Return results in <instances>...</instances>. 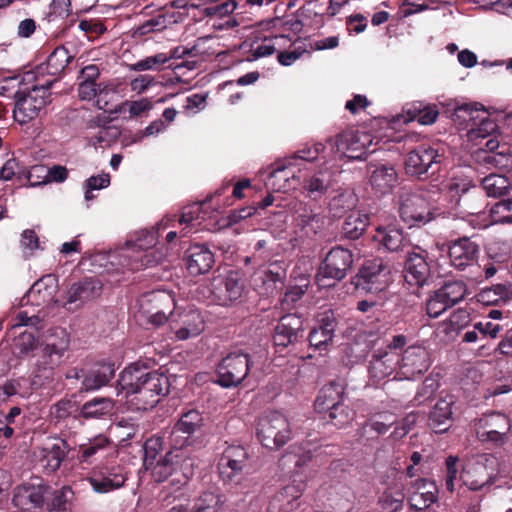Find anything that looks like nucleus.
<instances>
[{
	"label": "nucleus",
	"mask_w": 512,
	"mask_h": 512,
	"mask_svg": "<svg viewBox=\"0 0 512 512\" xmlns=\"http://www.w3.org/2000/svg\"><path fill=\"white\" fill-rule=\"evenodd\" d=\"M169 388L166 374L133 363L120 373L116 395L134 410H148L169 393Z\"/></svg>",
	"instance_id": "obj_1"
},
{
	"label": "nucleus",
	"mask_w": 512,
	"mask_h": 512,
	"mask_svg": "<svg viewBox=\"0 0 512 512\" xmlns=\"http://www.w3.org/2000/svg\"><path fill=\"white\" fill-rule=\"evenodd\" d=\"M57 291L58 280L54 275L48 274L37 280L22 298V305L29 304L39 309L36 313H30L27 310L18 312L12 328L21 326L41 328L40 324L48 314V309L59 305V300L55 297Z\"/></svg>",
	"instance_id": "obj_2"
},
{
	"label": "nucleus",
	"mask_w": 512,
	"mask_h": 512,
	"mask_svg": "<svg viewBox=\"0 0 512 512\" xmlns=\"http://www.w3.org/2000/svg\"><path fill=\"white\" fill-rule=\"evenodd\" d=\"M323 149V144L317 143L313 147L297 151L284 159L270 173L265 183L266 187L282 193L297 189L301 186L302 172L306 170V168H302L301 162L315 161Z\"/></svg>",
	"instance_id": "obj_3"
},
{
	"label": "nucleus",
	"mask_w": 512,
	"mask_h": 512,
	"mask_svg": "<svg viewBox=\"0 0 512 512\" xmlns=\"http://www.w3.org/2000/svg\"><path fill=\"white\" fill-rule=\"evenodd\" d=\"M195 460L189 452L182 447H175L168 451L149 470L156 482L166 481L170 476L175 475L173 482L179 486L186 484L193 475Z\"/></svg>",
	"instance_id": "obj_4"
},
{
	"label": "nucleus",
	"mask_w": 512,
	"mask_h": 512,
	"mask_svg": "<svg viewBox=\"0 0 512 512\" xmlns=\"http://www.w3.org/2000/svg\"><path fill=\"white\" fill-rule=\"evenodd\" d=\"M288 228L291 241H303L318 234L324 217L304 201H293L288 206Z\"/></svg>",
	"instance_id": "obj_5"
},
{
	"label": "nucleus",
	"mask_w": 512,
	"mask_h": 512,
	"mask_svg": "<svg viewBox=\"0 0 512 512\" xmlns=\"http://www.w3.org/2000/svg\"><path fill=\"white\" fill-rule=\"evenodd\" d=\"M175 299L171 292L154 290L138 299V318L152 327H160L174 314Z\"/></svg>",
	"instance_id": "obj_6"
},
{
	"label": "nucleus",
	"mask_w": 512,
	"mask_h": 512,
	"mask_svg": "<svg viewBox=\"0 0 512 512\" xmlns=\"http://www.w3.org/2000/svg\"><path fill=\"white\" fill-rule=\"evenodd\" d=\"M54 81L55 79H47L43 82L38 80L28 93L22 91L15 93L16 102L13 110L15 121L26 124L39 115L48 103V90Z\"/></svg>",
	"instance_id": "obj_7"
},
{
	"label": "nucleus",
	"mask_w": 512,
	"mask_h": 512,
	"mask_svg": "<svg viewBox=\"0 0 512 512\" xmlns=\"http://www.w3.org/2000/svg\"><path fill=\"white\" fill-rule=\"evenodd\" d=\"M444 159V148L439 144H421L407 154L405 169L409 175L427 177L440 170Z\"/></svg>",
	"instance_id": "obj_8"
},
{
	"label": "nucleus",
	"mask_w": 512,
	"mask_h": 512,
	"mask_svg": "<svg viewBox=\"0 0 512 512\" xmlns=\"http://www.w3.org/2000/svg\"><path fill=\"white\" fill-rule=\"evenodd\" d=\"M257 437L264 447L278 449L291 438L290 423L280 412L264 413L257 423Z\"/></svg>",
	"instance_id": "obj_9"
},
{
	"label": "nucleus",
	"mask_w": 512,
	"mask_h": 512,
	"mask_svg": "<svg viewBox=\"0 0 512 512\" xmlns=\"http://www.w3.org/2000/svg\"><path fill=\"white\" fill-rule=\"evenodd\" d=\"M399 215L409 226H421L435 218L436 209L424 192H405L400 195Z\"/></svg>",
	"instance_id": "obj_10"
},
{
	"label": "nucleus",
	"mask_w": 512,
	"mask_h": 512,
	"mask_svg": "<svg viewBox=\"0 0 512 512\" xmlns=\"http://www.w3.org/2000/svg\"><path fill=\"white\" fill-rule=\"evenodd\" d=\"M251 366L249 354L242 351L229 353L217 367L219 384L226 388L237 386L248 376Z\"/></svg>",
	"instance_id": "obj_11"
},
{
	"label": "nucleus",
	"mask_w": 512,
	"mask_h": 512,
	"mask_svg": "<svg viewBox=\"0 0 512 512\" xmlns=\"http://www.w3.org/2000/svg\"><path fill=\"white\" fill-rule=\"evenodd\" d=\"M373 140L369 132L351 129L340 133L335 144L337 152L343 156L352 160H361L377 150V148H371Z\"/></svg>",
	"instance_id": "obj_12"
},
{
	"label": "nucleus",
	"mask_w": 512,
	"mask_h": 512,
	"mask_svg": "<svg viewBox=\"0 0 512 512\" xmlns=\"http://www.w3.org/2000/svg\"><path fill=\"white\" fill-rule=\"evenodd\" d=\"M353 255L343 247L337 246L332 248L326 255L317 274V281L320 285H324V279H331L334 282L345 278L348 270L352 267ZM331 284H325L330 286Z\"/></svg>",
	"instance_id": "obj_13"
},
{
	"label": "nucleus",
	"mask_w": 512,
	"mask_h": 512,
	"mask_svg": "<svg viewBox=\"0 0 512 512\" xmlns=\"http://www.w3.org/2000/svg\"><path fill=\"white\" fill-rule=\"evenodd\" d=\"M248 453L241 445H229L222 452L218 462L221 480L226 484H238L247 466Z\"/></svg>",
	"instance_id": "obj_14"
},
{
	"label": "nucleus",
	"mask_w": 512,
	"mask_h": 512,
	"mask_svg": "<svg viewBox=\"0 0 512 512\" xmlns=\"http://www.w3.org/2000/svg\"><path fill=\"white\" fill-rule=\"evenodd\" d=\"M170 328L178 340H187L200 335L205 330V319L196 308L178 311L170 318Z\"/></svg>",
	"instance_id": "obj_15"
},
{
	"label": "nucleus",
	"mask_w": 512,
	"mask_h": 512,
	"mask_svg": "<svg viewBox=\"0 0 512 512\" xmlns=\"http://www.w3.org/2000/svg\"><path fill=\"white\" fill-rule=\"evenodd\" d=\"M399 364L398 379L413 380L429 369V352L421 346H410L400 354Z\"/></svg>",
	"instance_id": "obj_16"
},
{
	"label": "nucleus",
	"mask_w": 512,
	"mask_h": 512,
	"mask_svg": "<svg viewBox=\"0 0 512 512\" xmlns=\"http://www.w3.org/2000/svg\"><path fill=\"white\" fill-rule=\"evenodd\" d=\"M389 282L388 268L382 260L367 261L356 276V287L370 293L384 290Z\"/></svg>",
	"instance_id": "obj_17"
},
{
	"label": "nucleus",
	"mask_w": 512,
	"mask_h": 512,
	"mask_svg": "<svg viewBox=\"0 0 512 512\" xmlns=\"http://www.w3.org/2000/svg\"><path fill=\"white\" fill-rule=\"evenodd\" d=\"M286 274L287 266L285 262L275 261L255 272L252 276V283L259 294L269 296L282 288Z\"/></svg>",
	"instance_id": "obj_18"
},
{
	"label": "nucleus",
	"mask_w": 512,
	"mask_h": 512,
	"mask_svg": "<svg viewBox=\"0 0 512 512\" xmlns=\"http://www.w3.org/2000/svg\"><path fill=\"white\" fill-rule=\"evenodd\" d=\"M482 112L486 114L484 107L479 103L463 104L455 109L454 116L458 119H462L463 122L468 123L470 121H476L479 119V126L474 128L471 127L468 130V137L470 140L485 139L496 129V124L493 120L489 119L488 116L479 118L475 116L476 113Z\"/></svg>",
	"instance_id": "obj_19"
},
{
	"label": "nucleus",
	"mask_w": 512,
	"mask_h": 512,
	"mask_svg": "<svg viewBox=\"0 0 512 512\" xmlns=\"http://www.w3.org/2000/svg\"><path fill=\"white\" fill-rule=\"evenodd\" d=\"M102 292V283L96 278H84L71 285L66 293L63 307L71 310L78 309L84 304L97 299Z\"/></svg>",
	"instance_id": "obj_20"
},
{
	"label": "nucleus",
	"mask_w": 512,
	"mask_h": 512,
	"mask_svg": "<svg viewBox=\"0 0 512 512\" xmlns=\"http://www.w3.org/2000/svg\"><path fill=\"white\" fill-rule=\"evenodd\" d=\"M95 493L104 494L124 486L126 476L119 466L95 467L87 478Z\"/></svg>",
	"instance_id": "obj_21"
},
{
	"label": "nucleus",
	"mask_w": 512,
	"mask_h": 512,
	"mask_svg": "<svg viewBox=\"0 0 512 512\" xmlns=\"http://www.w3.org/2000/svg\"><path fill=\"white\" fill-rule=\"evenodd\" d=\"M400 354L392 350L377 349L370 360L369 375L375 381L379 382L393 374L394 379H398Z\"/></svg>",
	"instance_id": "obj_22"
},
{
	"label": "nucleus",
	"mask_w": 512,
	"mask_h": 512,
	"mask_svg": "<svg viewBox=\"0 0 512 512\" xmlns=\"http://www.w3.org/2000/svg\"><path fill=\"white\" fill-rule=\"evenodd\" d=\"M302 168H306L302 172V192L307 197L317 200L320 199L332 184V174L327 169L311 171L308 167L309 162H301Z\"/></svg>",
	"instance_id": "obj_23"
},
{
	"label": "nucleus",
	"mask_w": 512,
	"mask_h": 512,
	"mask_svg": "<svg viewBox=\"0 0 512 512\" xmlns=\"http://www.w3.org/2000/svg\"><path fill=\"white\" fill-rule=\"evenodd\" d=\"M62 357L42 343L32 364L34 383L43 384L52 381L55 368L61 364Z\"/></svg>",
	"instance_id": "obj_24"
},
{
	"label": "nucleus",
	"mask_w": 512,
	"mask_h": 512,
	"mask_svg": "<svg viewBox=\"0 0 512 512\" xmlns=\"http://www.w3.org/2000/svg\"><path fill=\"white\" fill-rule=\"evenodd\" d=\"M448 255L454 268L464 270L476 262L479 255V245L469 237H460L450 242Z\"/></svg>",
	"instance_id": "obj_25"
},
{
	"label": "nucleus",
	"mask_w": 512,
	"mask_h": 512,
	"mask_svg": "<svg viewBox=\"0 0 512 512\" xmlns=\"http://www.w3.org/2000/svg\"><path fill=\"white\" fill-rule=\"evenodd\" d=\"M73 59V55L69 53L68 49L64 46H59L47 58L45 65L37 67L36 71H29L24 74L23 81L30 83L38 81L39 75L47 73L50 76L59 75L65 67Z\"/></svg>",
	"instance_id": "obj_26"
},
{
	"label": "nucleus",
	"mask_w": 512,
	"mask_h": 512,
	"mask_svg": "<svg viewBox=\"0 0 512 512\" xmlns=\"http://www.w3.org/2000/svg\"><path fill=\"white\" fill-rule=\"evenodd\" d=\"M427 255V251L420 247H416L408 254L405 263V280L410 285L422 286L428 279L430 268Z\"/></svg>",
	"instance_id": "obj_27"
},
{
	"label": "nucleus",
	"mask_w": 512,
	"mask_h": 512,
	"mask_svg": "<svg viewBox=\"0 0 512 512\" xmlns=\"http://www.w3.org/2000/svg\"><path fill=\"white\" fill-rule=\"evenodd\" d=\"M303 333V321L296 314H286L279 319L273 336L274 344L287 347L296 342Z\"/></svg>",
	"instance_id": "obj_28"
},
{
	"label": "nucleus",
	"mask_w": 512,
	"mask_h": 512,
	"mask_svg": "<svg viewBox=\"0 0 512 512\" xmlns=\"http://www.w3.org/2000/svg\"><path fill=\"white\" fill-rule=\"evenodd\" d=\"M157 243V232L141 230L137 232L133 238L126 242L128 247L137 248L138 250L147 251L141 258V266H153L160 263L165 253L160 251H148L152 249Z\"/></svg>",
	"instance_id": "obj_29"
},
{
	"label": "nucleus",
	"mask_w": 512,
	"mask_h": 512,
	"mask_svg": "<svg viewBox=\"0 0 512 512\" xmlns=\"http://www.w3.org/2000/svg\"><path fill=\"white\" fill-rule=\"evenodd\" d=\"M47 487L42 482H29L19 485L14 490L13 504L22 510L40 507L44 502Z\"/></svg>",
	"instance_id": "obj_30"
},
{
	"label": "nucleus",
	"mask_w": 512,
	"mask_h": 512,
	"mask_svg": "<svg viewBox=\"0 0 512 512\" xmlns=\"http://www.w3.org/2000/svg\"><path fill=\"white\" fill-rule=\"evenodd\" d=\"M336 320L332 314H325L318 325L309 333L310 347L320 353L326 352L332 346Z\"/></svg>",
	"instance_id": "obj_31"
},
{
	"label": "nucleus",
	"mask_w": 512,
	"mask_h": 512,
	"mask_svg": "<svg viewBox=\"0 0 512 512\" xmlns=\"http://www.w3.org/2000/svg\"><path fill=\"white\" fill-rule=\"evenodd\" d=\"M214 262V254L205 245L196 244L187 250L186 267L191 275L197 276L209 272Z\"/></svg>",
	"instance_id": "obj_32"
},
{
	"label": "nucleus",
	"mask_w": 512,
	"mask_h": 512,
	"mask_svg": "<svg viewBox=\"0 0 512 512\" xmlns=\"http://www.w3.org/2000/svg\"><path fill=\"white\" fill-rule=\"evenodd\" d=\"M369 182L372 188L381 194H387L396 187L398 183V174L392 165L379 164L369 165Z\"/></svg>",
	"instance_id": "obj_33"
},
{
	"label": "nucleus",
	"mask_w": 512,
	"mask_h": 512,
	"mask_svg": "<svg viewBox=\"0 0 512 512\" xmlns=\"http://www.w3.org/2000/svg\"><path fill=\"white\" fill-rule=\"evenodd\" d=\"M438 489L434 482L417 480L411 487L409 503L415 510H424L437 500Z\"/></svg>",
	"instance_id": "obj_34"
},
{
	"label": "nucleus",
	"mask_w": 512,
	"mask_h": 512,
	"mask_svg": "<svg viewBox=\"0 0 512 512\" xmlns=\"http://www.w3.org/2000/svg\"><path fill=\"white\" fill-rule=\"evenodd\" d=\"M115 370L109 363H97L85 371L81 390L90 392L107 385L113 378Z\"/></svg>",
	"instance_id": "obj_35"
},
{
	"label": "nucleus",
	"mask_w": 512,
	"mask_h": 512,
	"mask_svg": "<svg viewBox=\"0 0 512 512\" xmlns=\"http://www.w3.org/2000/svg\"><path fill=\"white\" fill-rule=\"evenodd\" d=\"M374 240L383 249L389 252H398L408 245V239L404 236L402 229L395 225L378 226Z\"/></svg>",
	"instance_id": "obj_36"
},
{
	"label": "nucleus",
	"mask_w": 512,
	"mask_h": 512,
	"mask_svg": "<svg viewBox=\"0 0 512 512\" xmlns=\"http://www.w3.org/2000/svg\"><path fill=\"white\" fill-rule=\"evenodd\" d=\"M455 403L453 395L440 398L434 405L429 416V424L435 432H444L448 429L452 420V407Z\"/></svg>",
	"instance_id": "obj_37"
},
{
	"label": "nucleus",
	"mask_w": 512,
	"mask_h": 512,
	"mask_svg": "<svg viewBox=\"0 0 512 512\" xmlns=\"http://www.w3.org/2000/svg\"><path fill=\"white\" fill-rule=\"evenodd\" d=\"M301 485H287L279 491L269 505V512H292L299 507V498L302 495Z\"/></svg>",
	"instance_id": "obj_38"
},
{
	"label": "nucleus",
	"mask_w": 512,
	"mask_h": 512,
	"mask_svg": "<svg viewBox=\"0 0 512 512\" xmlns=\"http://www.w3.org/2000/svg\"><path fill=\"white\" fill-rule=\"evenodd\" d=\"M244 284L239 274L230 271L217 288V298L221 305H229L241 298Z\"/></svg>",
	"instance_id": "obj_39"
},
{
	"label": "nucleus",
	"mask_w": 512,
	"mask_h": 512,
	"mask_svg": "<svg viewBox=\"0 0 512 512\" xmlns=\"http://www.w3.org/2000/svg\"><path fill=\"white\" fill-rule=\"evenodd\" d=\"M397 423V416L390 411L372 412L362 426L363 434L383 435Z\"/></svg>",
	"instance_id": "obj_40"
},
{
	"label": "nucleus",
	"mask_w": 512,
	"mask_h": 512,
	"mask_svg": "<svg viewBox=\"0 0 512 512\" xmlns=\"http://www.w3.org/2000/svg\"><path fill=\"white\" fill-rule=\"evenodd\" d=\"M344 388L341 384L331 382L324 385L314 402L317 412L322 413L331 410L342 402Z\"/></svg>",
	"instance_id": "obj_41"
},
{
	"label": "nucleus",
	"mask_w": 512,
	"mask_h": 512,
	"mask_svg": "<svg viewBox=\"0 0 512 512\" xmlns=\"http://www.w3.org/2000/svg\"><path fill=\"white\" fill-rule=\"evenodd\" d=\"M202 422L203 417L201 413L195 409H190L182 413L180 419L176 422L171 432L174 444H178L176 438L179 434L187 435V440L190 435L195 433L202 426Z\"/></svg>",
	"instance_id": "obj_42"
},
{
	"label": "nucleus",
	"mask_w": 512,
	"mask_h": 512,
	"mask_svg": "<svg viewBox=\"0 0 512 512\" xmlns=\"http://www.w3.org/2000/svg\"><path fill=\"white\" fill-rule=\"evenodd\" d=\"M511 426L510 418L500 412L486 413L474 421V430H497L503 433H509Z\"/></svg>",
	"instance_id": "obj_43"
},
{
	"label": "nucleus",
	"mask_w": 512,
	"mask_h": 512,
	"mask_svg": "<svg viewBox=\"0 0 512 512\" xmlns=\"http://www.w3.org/2000/svg\"><path fill=\"white\" fill-rule=\"evenodd\" d=\"M512 299V283L505 282L483 289L478 294V301L485 305H498L507 303Z\"/></svg>",
	"instance_id": "obj_44"
},
{
	"label": "nucleus",
	"mask_w": 512,
	"mask_h": 512,
	"mask_svg": "<svg viewBox=\"0 0 512 512\" xmlns=\"http://www.w3.org/2000/svg\"><path fill=\"white\" fill-rule=\"evenodd\" d=\"M41 344L42 342L34 334L25 331L15 337L12 350L14 355L20 359L34 358Z\"/></svg>",
	"instance_id": "obj_45"
},
{
	"label": "nucleus",
	"mask_w": 512,
	"mask_h": 512,
	"mask_svg": "<svg viewBox=\"0 0 512 512\" xmlns=\"http://www.w3.org/2000/svg\"><path fill=\"white\" fill-rule=\"evenodd\" d=\"M111 444L110 439L105 435H97L89 439L88 443L79 446L78 459L81 463L91 464L95 456L104 452Z\"/></svg>",
	"instance_id": "obj_46"
},
{
	"label": "nucleus",
	"mask_w": 512,
	"mask_h": 512,
	"mask_svg": "<svg viewBox=\"0 0 512 512\" xmlns=\"http://www.w3.org/2000/svg\"><path fill=\"white\" fill-rule=\"evenodd\" d=\"M114 409V402L108 397H95L85 402L80 414L85 419H97L110 414Z\"/></svg>",
	"instance_id": "obj_47"
},
{
	"label": "nucleus",
	"mask_w": 512,
	"mask_h": 512,
	"mask_svg": "<svg viewBox=\"0 0 512 512\" xmlns=\"http://www.w3.org/2000/svg\"><path fill=\"white\" fill-rule=\"evenodd\" d=\"M68 451V445L65 441L53 444L50 448L42 450L41 465L49 473L56 471Z\"/></svg>",
	"instance_id": "obj_48"
},
{
	"label": "nucleus",
	"mask_w": 512,
	"mask_h": 512,
	"mask_svg": "<svg viewBox=\"0 0 512 512\" xmlns=\"http://www.w3.org/2000/svg\"><path fill=\"white\" fill-rule=\"evenodd\" d=\"M403 489L402 483H395L383 492L379 498L382 512H397L402 508L405 499Z\"/></svg>",
	"instance_id": "obj_49"
},
{
	"label": "nucleus",
	"mask_w": 512,
	"mask_h": 512,
	"mask_svg": "<svg viewBox=\"0 0 512 512\" xmlns=\"http://www.w3.org/2000/svg\"><path fill=\"white\" fill-rule=\"evenodd\" d=\"M369 224V216L360 211L351 212L345 219L342 231L349 239H358L363 235Z\"/></svg>",
	"instance_id": "obj_50"
},
{
	"label": "nucleus",
	"mask_w": 512,
	"mask_h": 512,
	"mask_svg": "<svg viewBox=\"0 0 512 512\" xmlns=\"http://www.w3.org/2000/svg\"><path fill=\"white\" fill-rule=\"evenodd\" d=\"M406 113L408 121L417 120L421 125H432L439 116L436 105H426L420 102L412 103L407 107Z\"/></svg>",
	"instance_id": "obj_51"
},
{
	"label": "nucleus",
	"mask_w": 512,
	"mask_h": 512,
	"mask_svg": "<svg viewBox=\"0 0 512 512\" xmlns=\"http://www.w3.org/2000/svg\"><path fill=\"white\" fill-rule=\"evenodd\" d=\"M309 276L310 273L308 270H305L303 273H298L296 268L292 272V277L296 281L295 285H292L285 293L282 304L283 305H292L297 302L307 291L309 286Z\"/></svg>",
	"instance_id": "obj_52"
},
{
	"label": "nucleus",
	"mask_w": 512,
	"mask_h": 512,
	"mask_svg": "<svg viewBox=\"0 0 512 512\" xmlns=\"http://www.w3.org/2000/svg\"><path fill=\"white\" fill-rule=\"evenodd\" d=\"M225 503L224 495L206 491L195 502L193 512H221Z\"/></svg>",
	"instance_id": "obj_53"
},
{
	"label": "nucleus",
	"mask_w": 512,
	"mask_h": 512,
	"mask_svg": "<svg viewBox=\"0 0 512 512\" xmlns=\"http://www.w3.org/2000/svg\"><path fill=\"white\" fill-rule=\"evenodd\" d=\"M460 478L470 490H479L489 481L490 475L483 465H477L473 468L465 466Z\"/></svg>",
	"instance_id": "obj_54"
},
{
	"label": "nucleus",
	"mask_w": 512,
	"mask_h": 512,
	"mask_svg": "<svg viewBox=\"0 0 512 512\" xmlns=\"http://www.w3.org/2000/svg\"><path fill=\"white\" fill-rule=\"evenodd\" d=\"M439 298L445 299L451 307L462 301L467 293V288L462 281H451L445 283L437 290Z\"/></svg>",
	"instance_id": "obj_55"
},
{
	"label": "nucleus",
	"mask_w": 512,
	"mask_h": 512,
	"mask_svg": "<svg viewBox=\"0 0 512 512\" xmlns=\"http://www.w3.org/2000/svg\"><path fill=\"white\" fill-rule=\"evenodd\" d=\"M483 189L490 197H499L504 195L511 186L510 180L500 174H489L482 180Z\"/></svg>",
	"instance_id": "obj_56"
},
{
	"label": "nucleus",
	"mask_w": 512,
	"mask_h": 512,
	"mask_svg": "<svg viewBox=\"0 0 512 512\" xmlns=\"http://www.w3.org/2000/svg\"><path fill=\"white\" fill-rule=\"evenodd\" d=\"M283 38V35H275L273 37H265L261 42L254 43L251 46L247 59L255 61L272 55L276 51V41Z\"/></svg>",
	"instance_id": "obj_57"
},
{
	"label": "nucleus",
	"mask_w": 512,
	"mask_h": 512,
	"mask_svg": "<svg viewBox=\"0 0 512 512\" xmlns=\"http://www.w3.org/2000/svg\"><path fill=\"white\" fill-rule=\"evenodd\" d=\"M42 343L51 350L64 356L70 346V335L65 329L55 328L50 335L46 336Z\"/></svg>",
	"instance_id": "obj_58"
},
{
	"label": "nucleus",
	"mask_w": 512,
	"mask_h": 512,
	"mask_svg": "<svg viewBox=\"0 0 512 512\" xmlns=\"http://www.w3.org/2000/svg\"><path fill=\"white\" fill-rule=\"evenodd\" d=\"M43 171H44V167H42V166H34L32 168L31 173L27 176L28 180L30 182V186H37L39 184H47V183H51V182L62 183L68 177V170L66 167H64L62 165H53L52 167H50L46 170V175H45L44 181H42V182H32L31 181L32 173L43 172Z\"/></svg>",
	"instance_id": "obj_59"
},
{
	"label": "nucleus",
	"mask_w": 512,
	"mask_h": 512,
	"mask_svg": "<svg viewBox=\"0 0 512 512\" xmlns=\"http://www.w3.org/2000/svg\"><path fill=\"white\" fill-rule=\"evenodd\" d=\"M168 63L166 53L160 52L155 55L147 56L131 64L129 69L135 72L142 71H161L162 67Z\"/></svg>",
	"instance_id": "obj_60"
},
{
	"label": "nucleus",
	"mask_w": 512,
	"mask_h": 512,
	"mask_svg": "<svg viewBox=\"0 0 512 512\" xmlns=\"http://www.w3.org/2000/svg\"><path fill=\"white\" fill-rule=\"evenodd\" d=\"M73 491L69 486H63L60 489L54 490L52 499L49 503V510L51 512H64L67 510L68 504L73 499Z\"/></svg>",
	"instance_id": "obj_61"
},
{
	"label": "nucleus",
	"mask_w": 512,
	"mask_h": 512,
	"mask_svg": "<svg viewBox=\"0 0 512 512\" xmlns=\"http://www.w3.org/2000/svg\"><path fill=\"white\" fill-rule=\"evenodd\" d=\"M354 416V411L343 402L329 410V419L331 423L338 428H343L350 424Z\"/></svg>",
	"instance_id": "obj_62"
},
{
	"label": "nucleus",
	"mask_w": 512,
	"mask_h": 512,
	"mask_svg": "<svg viewBox=\"0 0 512 512\" xmlns=\"http://www.w3.org/2000/svg\"><path fill=\"white\" fill-rule=\"evenodd\" d=\"M200 210L201 206L194 204L183 211L179 219L180 224H185V227L180 231L181 237H187L192 228L200 225Z\"/></svg>",
	"instance_id": "obj_63"
},
{
	"label": "nucleus",
	"mask_w": 512,
	"mask_h": 512,
	"mask_svg": "<svg viewBox=\"0 0 512 512\" xmlns=\"http://www.w3.org/2000/svg\"><path fill=\"white\" fill-rule=\"evenodd\" d=\"M490 214L496 222H512V199L502 200L490 209Z\"/></svg>",
	"instance_id": "obj_64"
}]
</instances>
